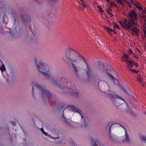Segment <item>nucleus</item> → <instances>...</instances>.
<instances>
[{
    "label": "nucleus",
    "instance_id": "nucleus-1",
    "mask_svg": "<svg viewBox=\"0 0 146 146\" xmlns=\"http://www.w3.org/2000/svg\"><path fill=\"white\" fill-rule=\"evenodd\" d=\"M64 57L66 60L68 64L73 69L75 73L78 75L81 70V68L79 65L80 56L76 52L70 48H69L66 50Z\"/></svg>",
    "mask_w": 146,
    "mask_h": 146
},
{
    "label": "nucleus",
    "instance_id": "nucleus-2",
    "mask_svg": "<svg viewBox=\"0 0 146 146\" xmlns=\"http://www.w3.org/2000/svg\"><path fill=\"white\" fill-rule=\"evenodd\" d=\"M56 78L60 79L58 81L57 80H55L52 78L51 81L52 84L55 86H57L61 89H66L68 88L70 90L69 91L70 93L72 95L77 96L78 93L76 91V88L74 86L71 85V83L69 82H67L66 79L64 77H62L60 74H58L56 76Z\"/></svg>",
    "mask_w": 146,
    "mask_h": 146
},
{
    "label": "nucleus",
    "instance_id": "nucleus-3",
    "mask_svg": "<svg viewBox=\"0 0 146 146\" xmlns=\"http://www.w3.org/2000/svg\"><path fill=\"white\" fill-rule=\"evenodd\" d=\"M137 21V14L135 11L132 10L129 14L128 19H124L119 22L123 29L130 31L131 28L134 26H138Z\"/></svg>",
    "mask_w": 146,
    "mask_h": 146
},
{
    "label": "nucleus",
    "instance_id": "nucleus-4",
    "mask_svg": "<svg viewBox=\"0 0 146 146\" xmlns=\"http://www.w3.org/2000/svg\"><path fill=\"white\" fill-rule=\"evenodd\" d=\"M38 59L37 58H35L38 70L44 76L50 78L51 76V74L49 66L46 64L42 63L40 61L39 62H37Z\"/></svg>",
    "mask_w": 146,
    "mask_h": 146
},
{
    "label": "nucleus",
    "instance_id": "nucleus-5",
    "mask_svg": "<svg viewBox=\"0 0 146 146\" xmlns=\"http://www.w3.org/2000/svg\"><path fill=\"white\" fill-rule=\"evenodd\" d=\"M33 94L34 95V87L37 89H39L40 92L41 96L42 98H47L51 102L50 100L55 99L53 96V94H51L50 92L48 91L43 86H42L38 84L37 83L35 82H33L32 83Z\"/></svg>",
    "mask_w": 146,
    "mask_h": 146
},
{
    "label": "nucleus",
    "instance_id": "nucleus-6",
    "mask_svg": "<svg viewBox=\"0 0 146 146\" xmlns=\"http://www.w3.org/2000/svg\"><path fill=\"white\" fill-rule=\"evenodd\" d=\"M121 61L125 63L129 70L133 67V61H132L128 55L125 53L123 54L121 58Z\"/></svg>",
    "mask_w": 146,
    "mask_h": 146
},
{
    "label": "nucleus",
    "instance_id": "nucleus-7",
    "mask_svg": "<svg viewBox=\"0 0 146 146\" xmlns=\"http://www.w3.org/2000/svg\"><path fill=\"white\" fill-rule=\"evenodd\" d=\"M64 107H65V108H66V107L67 108L69 109V110L78 113L79 114H80V115L82 119H83L84 120V124L83 126L84 127L86 126V124L85 119L84 118H83V117L82 116L81 113L79 112L80 110L77 107H75L73 106H66V105H62L61 106V109H63V108H64Z\"/></svg>",
    "mask_w": 146,
    "mask_h": 146
},
{
    "label": "nucleus",
    "instance_id": "nucleus-8",
    "mask_svg": "<svg viewBox=\"0 0 146 146\" xmlns=\"http://www.w3.org/2000/svg\"><path fill=\"white\" fill-rule=\"evenodd\" d=\"M101 72L102 73L104 74H106L108 75L110 78L113 81H114V76L112 75L113 74V71H111L110 69L108 67V68H104L101 69Z\"/></svg>",
    "mask_w": 146,
    "mask_h": 146
},
{
    "label": "nucleus",
    "instance_id": "nucleus-9",
    "mask_svg": "<svg viewBox=\"0 0 146 146\" xmlns=\"http://www.w3.org/2000/svg\"><path fill=\"white\" fill-rule=\"evenodd\" d=\"M139 27V25L138 26H134L131 28L130 31H131L133 35H135L137 36H139V31L137 27Z\"/></svg>",
    "mask_w": 146,
    "mask_h": 146
},
{
    "label": "nucleus",
    "instance_id": "nucleus-10",
    "mask_svg": "<svg viewBox=\"0 0 146 146\" xmlns=\"http://www.w3.org/2000/svg\"><path fill=\"white\" fill-rule=\"evenodd\" d=\"M108 95L109 97L111 98H113L115 99L119 98L125 102V101L123 98L119 96L114 95V93L113 92L110 91L108 93Z\"/></svg>",
    "mask_w": 146,
    "mask_h": 146
},
{
    "label": "nucleus",
    "instance_id": "nucleus-11",
    "mask_svg": "<svg viewBox=\"0 0 146 146\" xmlns=\"http://www.w3.org/2000/svg\"><path fill=\"white\" fill-rule=\"evenodd\" d=\"M85 61L87 66V70H86V72L88 78H89L91 76L92 71L87 62L86 60H85Z\"/></svg>",
    "mask_w": 146,
    "mask_h": 146
},
{
    "label": "nucleus",
    "instance_id": "nucleus-12",
    "mask_svg": "<svg viewBox=\"0 0 146 146\" xmlns=\"http://www.w3.org/2000/svg\"><path fill=\"white\" fill-rule=\"evenodd\" d=\"M120 125L122 127H123L125 130V138L123 140V141L124 142L128 143L129 141V139L127 133V131L126 130L125 128L123 126L121 125Z\"/></svg>",
    "mask_w": 146,
    "mask_h": 146
},
{
    "label": "nucleus",
    "instance_id": "nucleus-13",
    "mask_svg": "<svg viewBox=\"0 0 146 146\" xmlns=\"http://www.w3.org/2000/svg\"><path fill=\"white\" fill-rule=\"evenodd\" d=\"M91 143L93 146H104L100 144L99 141L96 140L93 138L91 139Z\"/></svg>",
    "mask_w": 146,
    "mask_h": 146
},
{
    "label": "nucleus",
    "instance_id": "nucleus-14",
    "mask_svg": "<svg viewBox=\"0 0 146 146\" xmlns=\"http://www.w3.org/2000/svg\"><path fill=\"white\" fill-rule=\"evenodd\" d=\"M79 4V8L82 10H83L84 9L85 7L86 6L85 3L83 2L82 0H76Z\"/></svg>",
    "mask_w": 146,
    "mask_h": 146
},
{
    "label": "nucleus",
    "instance_id": "nucleus-15",
    "mask_svg": "<svg viewBox=\"0 0 146 146\" xmlns=\"http://www.w3.org/2000/svg\"><path fill=\"white\" fill-rule=\"evenodd\" d=\"M10 33L12 36H16L17 35V32L16 29V28H14V27L13 28V30H11Z\"/></svg>",
    "mask_w": 146,
    "mask_h": 146
},
{
    "label": "nucleus",
    "instance_id": "nucleus-16",
    "mask_svg": "<svg viewBox=\"0 0 146 146\" xmlns=\"http://www.w3.org/2000/svg\"><path fill=\"white\" fill-rule=\"evenodd\" d=\"M21 18L23 21H27L28 23L30 22V18L27 15H26L25 16L22 15L21 17Z\"/></svg>",
    "mask_w": 146,
    "mask_h": 146
},
{
    "label": "nucleus",
    "instance_id": "nucleus-17",
    "mask_svg": "<svg viewBox=\"0 0 146 146\" xmlns=\"http://www.w3.org/2000/svg\"><path fill=\"white\" fill-rule=\"evenodd\" d=\"M117 124V123H115V122H112V123H110L108 124L106 127V129H107L109 128V133H110V132L111 131V127L112 125H113L114 124Z\"/></svg>",
    "mask_w": 146,
    "mask_h": 146
},
{
    "label": "nucleus",
    "instance_id": "nucleus-18",
    "mask_svg": "<svg viewBox=\"0 0 146 146\" xmlns=\"http://www.w3.org/2000/svg\"><path fill=\"white\" fill-rule=\"evenodd\" d=\"M137 80L138 82L141 84L143 87H144L145 86V83L143 82L141 77H138L137 78Z\"/></svg>",
    "mask_w": 146,
    "mask_h": 146
},
{
    "label": "nucleus",
    "instance_id": "nucleus-19",
    "mask_svg": "<svg viewBox=\"0 0 146 146\" xmlns=\"http://www.w3.org/2000/svg\"><path fill=\"white\" fill-rule=\"evenodd\" d=\"M104 29L109 33L113 31V30H112L111 28L108 27H105Z\"/></svg>",
    "mask_w": 146,
    "mask_h": 146
},
{
    "label": "nucleus",
    "instance_id": "nucleus-20",
    "mask_svg": "<svg viewBox=\"0 0 146 146\" xmlns=\"http://www.w3.org/2000/svg\"><path fill=\"white\" fill-rule=\"evenodd\" d=\"M143 30L144 32L145 37L146 38V24L144 25L143 26Z\"/></svg>",
    "mask_w": 146,
    "mask_h": 146
},
{
    "label": "nucleus",
    "instance_id": "nucleus-21",
    "mask_svg": "<svg viewBox=\"0 0 146 146\" xmlns=\"http://www.w3.org/2000/svg\"><path fill=\"white\" fill-rule=\"evenodd\" d=\"M0 69L2 72H3L6 70L5 67L3 64L2 66L0 67Z\"/></svg>",
    "mask_w": 146,
    "mask_h": 146
},
{
    "label": "nucleus",
    "instance_id": "nucleus-22",
    "mask_svg": "<svg viewBox=\"0 0 146 146\" xmlns=\"http://www.w3.org/2000/svg\"><path fill=\"white\" fill-rule=\"evenodd\" d=\"M141 140L143 141H145V143H146V137L143 135H142L141 137Z\"/></svg>",
    "mask_w": 146,
    "mask_h": 146
},
{
    "label": "nucleus",
    "instance_id": "nucleus-23",
    "mask_svg": "<svg viewBox=\"0 0 146 146\" xmlns=\"http://www.w3.org/2000/svg\"><path fill=\"white\" fill-rule=\"evenodd\" d=\"M30 29L32 32L33 33V34H35L36 33V31H35V28L34 26H33V28L31 27Z\"/></svg>",
    "mask_w": 146,
    "mask_h": 146
},
{
    "label": "nucleus",
    "instance_id": "nucleus-24",
    "mask_svg": "<svg viewBox=\"0 0 146 146\" xmlns=\"http://www.w3.org/2000/svg\"><path fill=\"white\" fill-rule=\"evenodd\" d=\"M111 7H117L116 4L114 2L112 1L111 3Z\"/></svg>",
    "mask_w": 146,
    "mask_h": 146
},
{
    "label": "nucleus",
    "instance_id": "nucleus-25",
    "mask_svg": "<svg viewBox=\"0 0 146 146\" xmlns=\"http://www.w3.org/2000/svg\"><path fill=\"white\" fill-rule=\"evenodd\" d=\"M116 1L119 4L121 5L123 4L122 0H116Z\"/></svg>",
    "mask_w": 146,
    "mask_h": 146
},
{
    "label": "nucleus",
    "instance_id": "nucleus-26",
    "mask_svg": "<svg viewBox=\"0 0 146 146\" xmlns=\"http://www.w3.org/2000/svg\"><path fill=\"white\" fill-rule=\"evenodd\" d=\"M41 129V131H42V132L44 134H45L46 136L48 135V134L47 133H46V132H45V131H44L43 129V128H42V129Z\"/></svg>",
    "mask_w": 146,
    "mask_h": 146
},
{
    "label": "nucleus",
    "instance_id": "nucleus-27",
    "mask_svg": "<svg viewBox=\"0 0 146 146\" xmlns=\"http://www.w3.org/2000/svg\"><path fill=\"white\" fill-rule=\"evenodd\" d=\"M129 70L131 71V72H133L135 73H137V72L136 71L135 69H132L131 68L129 69Z\"/></svg>",
    "mask_w": 146,
    "mask_h": 146
},
{
    "label": "nucleus",
    "instance_id": "nucleus-28",
    "mask_svg": "<svg viewBox=\"0 0 146 146\" xmlns=\"http://www.w3.org/2000/svg\"><path fill=\"white\" fill-rule=\"evenodd\" d=\"M136 7L138 9H139L140 10H142V8L141 7H140V6L138 5H137L136 6Z\"/></svg>",
    "mask_w": 146,
    "mask_h": 146
},
{
    "label": "nucleus",
    "instance_id": "nucleus-29",
    "mask_svg": "<svg viewBox=\"0 0 146 146\" xmlns=\"http://www.w3.org/2000/svg\"><path fill=\"white\" fill-rule=\"evenodd\" d=\"M62 116L63 117V118H64V121L66 123H67V119H66L65 118L64 116V111H63V113H62Z\"/></svg>",
    "mask_w": 146,
    "mask_h": 146
},
{
    "label": "nucleus",
    "instance_id": "nucleus-30",
    "mask_svg": "<svg viewBox=\"0 0 146 146\" xmlns=\"http://www.w3.org/2000/svg\"><path fill=\"white\" fill-rule=\"evenodd\" d=\"M114 28H115V27H117L118 29H119V27L118 25L116 23H114Z\"/></svg>",
    "mask_w": 146,
    "mask_h": 146
},
{
    "label": "nucleus",
    "instance_id": "nucleus-31",
    "mask_svg": "<svg viewBox=\"0 0 146 146\" xmlns=\"http://www.w3.org/2000/svg\"><path fill=\"white\" fill-rule=\"evenodd\" d=\"M57 139H59V140H58V141H57V142H56L57 143H59L60 142V141H61L62 139V138H57Z\"/></svg>",
    "mask_w": 146,
    "mask_h": 146
},
{
    "label": "nucleus",
    "instance_id": "nucleus-32",
    "mask_svg": "<svg viewBox=\"0 0 146 146\" xmlns=\"http://www.w3.org/2000/svg\"><path fill=\"white\" fill-rule=\"evenodd\" d=\"M133 52L132 50H129L128 51V53L129 54H133Z\"/></svg>",
    "mask_w": 146,
    "mask_h": 146
},
{
    "label": "nucleus",
    "instance_id": "nucleus-33",
    "mask_svg": "<svg viewBox=\"0 0 146 146\" xmlns=\"http://www.w3.org/2000/svg\"><path fill=\"white\" fill-rule=\"evenodd\" d=\"M99 11L101 13H103L104 12V11L103 10L102 8L101 7H100L99 8Z\"/></svg>",
    "mask_w": 146,
    "mask_h": 146
},
{
    "label": "nucleus",
    "instance_id": "nucleus-34",
    "mask_svg": "<svg viewBox=\"0 0 146 146\" xmlns=\"http://www.w3.org/2000/svg\"><path fill=\"white\" fill-rule=\"evenodd\" d=\"M107 11L108 12V13H109V15H110V16H111V17L113 16V15L112 14L111 12H109V11H108V10H107Z\"/></svg>",
    "mask_w": 146,
    "mask_h": 146
},
{
    "label": "nucleus",
    "instance_id": "nucleus-35",
    "mask_svg": "<svg viewBox=\"0 0 146 146\" xmlns=\"http://www.w3.org/2000/svg\"><path fill=\"white\" fill-rule=\"evenodd\" d=\"M133 56L134 57L136 58H138V57L137 56L136 54H133Z\"/></svg>",
    "mask_w": 146,
    "mask_h": 146
},
{
    "label": "nucleus",
    "instance_id": "nucleus-36",
    "mask_svg": "<svg viewBox=\"0 0 146 146\" xmlns=\"http://www.w3.org/2000/svg\"><path fill=\"white\" fill-rule=\"evenodd\" d=\"M11 123L14 126H15L16 123L15 122H14V121H11Z\"/></svg>",
    "mask_w": 146,
    "mask_h": 146
},
{
    "label": "nucleus",
    "instance_id": "nucleus-37",
    "mask_svg": "<svg viewBox=\"0 0 146 146\" xmlns=\"http://www.w3.org/2000/svg\"><path fill=\"white\" fill-rule=\"evenodd\" d=\"M133 64H134L136 67H137L138 65L134 61H133Z\"/></svg>",
    "mask_w": 146,
    "mask_h": 146
},
{
    "label": "nucleus",
    "instance_id": "nucleus-38",
    "mask_svg": "<svg viewBox=\"0 0 146 146\" xmlns=\"http://www.w3.org/2000/svg\"><path fill=\"white\" fill-rule=\"evenodd\" d=\"M71 142H72L71 143V144H72V146H73V145L74 146V142H73V141L71 140Z\"/></svg>",
    "mask_w": 146,
    "mask_h": 146
},
{
    "label": "nucleus",
    "instance_id": "nucleus-39",
    "mask_svg": "<svg viewBox=\"0 0 146 146\" xmlns=\"http://www.w3.org/2000/svg\"><path fill=\"white\" fill-rule=\"evenodd\" d=\"M102 44H101V45H102V46H103V45H104V40H102Z\"/></svg>",
    "mask_w": 146,
    "mask_h": 146
},
{
    "label": "nucleus",
    "instance_id": "nucleus-40",
    "mask_svg": "<svg viewBox=\"0 0 146 146\" xmlns=\"http://www.w3.org/2000/svg\"><path fill=\"white\" fill-rule=\"evenodd\" d=\"M59 0H52V1L54 2H56Z\"/></svg>",
    "mask_w": 146,
    "mask_h": 146
},
{
    "label": "nucleus",
    "instance_id": "nucleus-41",
    "mask_svg": "<svg viewBox=\"0 0 146 146\" xmlns=\"http://www.w3.org/2000/svg\"><path fill=\"white\" fill-rule=\"evenodd\" d=\"M143 19L146 22V17L144 18Z\"/></svg>",
    "mask_w": 146,
    "mask_h": 146
},
{
    "label": "nucleus",
    "instance_id": "nucleus-42",
    "mask_svg": "<svg viewBox=\"0 0 146 146\" xmlns=\"http://www.w3.org/2000/svg\"><path fill=\"white\" fill-rule=\"evenodd\" d=\"M107 10H108V11L109 10V11H111V10L109 8H108V9Z\"/></svg>",
    "mask_w": 146,
    "mask_h": 146
},
{
    "label": "nucleus",
    "instance_id": "nucleus-43",
    "mask_svg": "<svg viewBox=\"0 0 146 146\" xmlns=\"http://www.w3.org/2000/svg\"><path fill=\"white\" fill-rule=\"evenodd\" d=\"M108 2H109L110 0H106Z\"/></svg>",
    "mask_w": 146,
    "mask_h": 146
},
{
    "label": "nucleus",
    "instance_id": "nucleus-44",
    "mask_svg": "<svg viewBox=\"0 0 146 146\" xmlns=\"http://www.w3.org/2000/svg\"><path fill=\"white\" fill-rule=\"evenodd\" d=\"M16 20V19H14V22H15Z\"/></svg>",
    "mask_w": 146,
    "mask_h": 146
},
{
    "label": "nucleus",
    "instance_id": "nucleus-45",
    "mask_svg": "<svg viewBox=\"0 0 146 146\" xmlns=\"http://www.w3.org/2000/svg\"><path fill=\"white\" fill-rule=\"evenodd\" d=\"M133 1L132 0H131V1Z\"/></svg>",
    "mask_w": 146,
    "mask_h": 146
},
{
    "label": "nucleus",
    "instance_id": "nucleus-46",
    "mask_svg": "<svg viewBox=\"0 0 146 146\" xmlns=\"http://www.w3.org/2000/svg\"><path fill=\"white\" fill-rule=\"evenodd\" d=\"M138 50L139 51V52H140L139 51V50Z\"/></svg>",
    "mask_w": 146,
    "mask_h": 146
},
{
    "label": "nucleus",
    "instance_id": "nucleus-47",
    "mask_svg": "<svg viewBox=\"0 0 146 146\" xmlns=\"http://www.w3.org/2000/svg\"><path fill=\"white\" fill-rule=\"evenodd\" d=\"M145 114L146 115V112H145Z\"/></svg>",
    "mask_w": 146,
    "mask_h": 146
}]
</instances>
